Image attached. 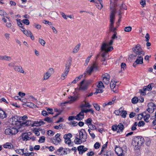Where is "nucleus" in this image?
<instances>
[{
	"instance_id": "obj_1",
	"label": "nucleus",
	"mask_w": 156,
	"mask_h": 156,
	"mask_svg": "<svg viewBox=\"0 0 156 156\" xmlns=\"http://www.w3.org/2000/svg\"><path fill=\"white\" fill-rule=\"evenodd\" d=\"M18 117L16 116L12 117L10 119V121L11 124L15 126L18 128H21L22 127L28 126L31 124V122L30 120H27L26 122H23L19 120Z\"/></svg>"
},
{
	"instance_id": "obj_2",
	"label": "nucleus",
	"mask_w": 156,
	"mask_h": 156,
	"mask_svg": "<svg viewBox=\"0 0 156 156\" xmlns=\"http://www.w3.org/2000/svg\"><path fill=\"white\" fill-rule=\"evenodd\" d=\"M116 10L115 8H113L111 12V13L110 16V30L111 31L114 32V34L112 37V39L111 40H113L114 41V39L117 38L116 36V32L115 31L116 28L114 27V24L115 21V13Z\"/></svg>"
},
{
	"instance_id": "obj_3",
	"label": "nucleus",
	"mask_w": 156,
	"mask_h": 156,
	"mask_svg": "<svg viewBox=\"0 0 156 156\" xmlns=\"http://www.w3.org/2000/svg\"><path fill=\"white\" fill-rule=\"evenodd\" d=\"M113 43V40H110V42L108 43L103 42L101 47V52L103 51L109 52L112 51L113 49V47L111 45Z\"/></svg>"
},
{
	"instance_id": "obj_4",
	"label": "nucleus",
	"mask_w": 156,
	"mask_h": 156,
	"mask_svg": "<svg viewBox=\"0 0 156 156\" xmlns=\"http://www.w3.org/2000/svg\"><path fill=\"white\" fill-rule=\"evenodd\" d=\"M132 50L135 55H131L132 57L144 56L145 55L144 52L143 51L140 46L139 44L136 45L135 47L133 48Z\"/></svg>"
},
{
	"instance_id": "obj_5",
	"label": "nucleus",
	"mask_w": 156,
	"mask_h": 156,
	"mask_svg": "<svg viewBox=\"0 0 156 156\" xmlns=\"http://www.w3.org/2000/svg\"><path fill=\"white\" fill-rule=\"evenodd\" d=\"M144 142V139L140 136H138L134 137L132 141V144L135 147L140 146L143 144Z\"/></svg>"
},
{
	"instance_id": "obj_6",
	"label": "nucleus",
	"mask_w": 156,
	"mask_h": 156,
	"mask_svg": "<svg viewBox=\"0 0 156 156\" xmlns=\"http://www.w3.org/2000/svg\"><path fill=\"white\" fill-rule=\"evenodd\" d=\"M20 128L17 129L14 127L7 128L5 130V133L7 135L12 136L16 134L19 131L22 132V130H20Z\"/></svg>"
},
{
	"instance_id": "obj_7",
	"label": "nucleus",
	"mask_w": 156,
	"mask_h": 156,
	"mask_svg": "<svg viewBox=\"0 0 156 156\" xmlns=\"http://www.w3.org/2000/svg\"><path fill=\"white\" fill-rule=\"evenodd\" d=\"M97 64L96 63H93L91 66H89L87 67L86 71L84 74H87L89 75H91L94 70H97Z\"/></svg>"
},
{
	"instance_id": "obj_8",
	"label": "nucleus",
	"mask_w": 156,
	"mask_h": 156,
	"mask_svg": "<svg viewBox=\"0 0 156 156\" xmlns=\"http://www.w3.org/2000/svg\"><path fill=\"white\" fill-rule=\"evenodd\" d=\"M54 72V69L53 68H50L48 71L44 74L43 80H45L49 79Z\"/></svg>"
},
{
	"instance_id": "obj_9",
	"label": "nucleus",
	"mask_w": 156,
	"mask_h": 156,
	"mask_svg": "<svg viewBox=\"0 0 156 156\" xmlns=\"http://www.w3.org/2000/svg\"><path fill=\"white\" fill-rule=\"evenodd\" d=\"M79 86V90L82 91H84L87 89L88 84L85 80H83L80 83Z\"/></svg>"
},
{
	"instance_id": "obj_10",
	"label": "nucleus",
	"mask_w": 156,
	"mask_h": 156,
	"mask_svg": "<svg viewBox=\"0 0 156 156\" xmlns=\"http://www.w3.org/2000/svg\"><path fill=\"white\" fill-rule=\"evenodd\" d=\"M80 138L83 142H84L86 141L87 138V135L84 129H82L79 132Z\"/></svg>"
},
{
	"instance_id": "obj_11",
	"label": "nucleus",
	"mask_w": 156,
	"mask_h": 156,
	"mask_svg": "<svg viewBox=\"0 0 156 156\" xmlns=\"http://www.w3.org/2000/svg\"><path fill=\"white\" fill-rule=\"evenodd\" d=\"M102 80L104 83L106 85H108L109 83L110 76L108 74H105L102 76Z\"/></svg>"
},
{
	"instance_id": "obj_12",
	"label": "nucleus",
	"mask_w": 156,
	"mask_h": 156,
	"mask_svg": "<svg viewBox=\"0 0 156 156\" xmlns=\"http://www.w3.org/2000/svg\"><path fill=\"white\" fill-rule=\"evenodd\" d=\"M115 151L118 156H124L126 153V151H123L121 148L119 147H116Z\"/></svg>"
},
{
	"instance_id": "obj_13",
	"label": "nucleus",
	"mask_w": 156,
	"mask_h": 156,
	"mask_svg": "<svg viewBox=\"0 0 156 156\" xmlns=\"http://www.w3.org/2000/svg\"><path fill=\"white\" fill-rule=\"evenodd\" d=\"M72 136V135L70 133L65 134L64 136V138L65 139V142L66 144L69 145L71 143L70 138Z\"/></svg>"
},
{
	"instance_id": "obj_14",
	"label": "nucleus",
	"mask_w": 156,
	"mask_h": 156,
	"mask_svg": "<svg viewBox=\"0 0 156 156\" xmlns=\"http://www.w3.org/2000/svg\"><path fill=\"white\" fill-rule=\"evenodd\" d=\"M71 65V63L69 62L66 64V68L64 70V72L63 73L65 74V76H67L69 71V69Z\"/></svg>"
},
{
	"instance_id": "obj_15",
	"label": "nucleus",
	"mask_w": 156,
	"mask_h": 156,
	"mask_svg": "<svg viewBox=\"0 0 156 156\" xmlns=\"http://www.w3.org/2000/svg\"><path fill=\"white\" fill-rule=\"evenodd\" d=\"M140 115L144 118V120L146 122H148V119L150 117L149 114L146 113V112H144L141 114L138 115V117Z\"/></svg>"
},
{
	"instance_id": "obj_16",
	"label": "nucleus",
	"mask_w": 156,
	"mask_h": 156,
	"mask_svg": "<svg viewBox=\"0 0 156 156\" xmlns=\"http://www.w3.org/2000/svg\"><path fill=\"white\" fill-rule=\"evenodd\" d=\"M13 68L17 72H20L23 74L25 73L22 67L20 66H14L13 67Z\"/></svg>"
},
{
	"instance_id": "obj_17",
	"label": "nucleus",
	"mask_w": 156,
	"mask_h": 156,
	"mask_svg": "<svg viewBox=\"0 0 156 156\" xmlns=\"http://www.w3.org/2000/svg\"><path fill=\"white\" fill-rule=\"evenodd\" d=\"M143 56H136L137 58L135 61V63L138 64H142L143 63Z\"/></svg>"
},
{
	"instance_id": "obj_18",
	"label": "nucleus",
	"mask_w": 156,
	"mask_h": 156,
	"mask_svg": "<svg viewBox=\"0 0 156 156\" xmlns=\"http://www.w3.org/2000/svg\"><path fill=\"white\" fill-rule=\"evenodd\" d=\"M84 117V114L83 113V112H80L79 114L75 116V119L78 120H81L83 119Z\"/></svg>"
},
{
	"instance_id": "obj_19",
	"label": "nucleus",
	"mask_w": 156,
	"mask_h": 156,
	"mask_svg": "<svg viewBox=\"0 0 156 156\" xmlns=\"http://www.w3.org/2000/svg\"><path fill=\"white\" fill-rule=\"evenodd\" d=\"M115 100L116 97H114V98H112V99L111 101H110L108 102L104 103L103 104V107H105V106L107 105H110L113 104L115 103Z\"/></svg>"
},
{
	"instance_id": "obj_20",
	"label": "nucleus",
	"mask_w": 156,
	"mask_h": 156,
	"mask_svg": "<svg viewBox=\"0 0 156 156\" xmlns=\"http://www.w3.org/2000/svg\"><path fill=\"white\" fill-rule=\"evenodd\" d=\"M111 88L113 89V91L115 93H117L118 92V91L116 89L115 90V82H113L112 80L110 83Z\"/></svg>"
},
{
	"instance_id": "obj_21",
	"label": "nucleus",
	"mask_w": 156,
	"mask_h": 156,
	"mask_svg": "<svg viewBox=\"0 0 156 156\" xmlns=\"http://www.w3.org/2000/svg\"><path fill=\"white\" fill-rule=\"evenodd\" d=\"M7 115L1 109L0 110V118L4 119L6 118Z\"/></svg>"
},
{
	"instance_id": "obj_22",
	"label": "nucleus",
	"mask_w": 156,
	"mask_h": 156,
	"mask_svg": "<svg viewBox=\"0 0 156 156\" xmlns=\"http://www.w3.org/2000/svg\"><path fill=\"white\" fill-rule=\"evenodd\" d=\"M7 115L1 109L0 110V118L4 119L6 118Z\"/></svg>"
},
{
	"instance_id": "obj_23",
	"label": "nucleus",
	"mask_w": 156,
	"mask_h": 156,
	"mask_svg": "<svg viewBox=\"0 0 156 156\" xmlns=\"http://www.w3.org/2000/svg\"><path fill=\"white\" fill-rule=\"evenodd\" d=\"M83 75H80L76 77L74 80L71 82V83H70V84H75L81 79V78L83 77Z\"/></svg>"
},
{
	"instance_id": "obj_24",
	"label": "nucleus",
	"mask_w": 156,
	"mask_h": 156,
	"mask_svg": "<svg viewBox=\"0 0 156 156\" xmlns=\"http://www.w3.org/2000/svg\"><path fill=\"white\" fill-rule=\"evenodd\" d=\"M80 46V44H79L76 45L73 49L72 53L75 54L77 53L79 50Z\"/></svg>"
},
{
	"instance_id": "obj_25",
	"label": "nucleus",
	"mask_w": 156,
	"mask_h": 156,
	"mask_svg": "<svg viewBox=\"0 0 156 156\" xmlns=\"http://www.w3.org/2000/svg\"><path fill=\"white\" fill-rule=\"evenodd\" d=\"M91 106V105L88 102H87L86 101H84V102L82 104L81 107L82 108H83L84 107H88L90 108Z\"/></svg>"
},
{
	"instance_id": "obj_26",
	"label": "nucleus",
	"mask_w": 156,
	"mask_h": 156,
	"mask_svg": "<svg viewBox=\"0 0 156 156\" xmlns=\"http://www.w3.org/2000/svg\"><path fill=\"white\" fill-rule=\"evenodd\" d=\"M11 59V57L6 55L0 56V60H5L7 61H9Z\"/></svg>"
},
{
	"instance_id": "obj_27",
	"label": "nucleus",
	"mask_w": 156,
	"mask_h": 156,
	"mask_svg": "<svg viewBox=\"0 0 156 156\" xmlns=\"http://www.w3.org/2000/svg\"><path fill=\"white\" fill-rule=\"evenodd\" d=\"M61 141V139L60 138H54L52 140L53 142L55 144L57 145Z\"/></svg>"
},
{
	"instance_id": "obj_28",
	"label": "nucleus",
	"mask_w": 156,
	"mask_h": 156,
	"mask_svg": "<svg viewBox=\"0 0 156 156\" xmlns=\"http://www.w3.org/2000/svg\"><path fill=\"white\" fill-rule=\"evenodd\" d=\"M3 147L5 148L12 149L13 148V145L9 143H6L3 145Z\"/></svg>"
},
{
	"instance_id": "obj_29",
	"label": "nucleus",
	"mask_w": 156,
	"mask_h": 156,
	"mask_svg": "<svg viewBox=\"0 0 156 156\" xmlns=\"http://www.w3.org/2000/svg\"><path fill=\"white\" fill-rule=\"evenodd\" d=\"M74 142L75 144H81L82 142H83V141L81 140V139L80 138H79L76 137V138Z\"/></svg>"
},
{
	"instance_id": "obj_30",
	"label": "nucleus",
	"mask_w": 156,
	"mask_h": 156,
	"mask_svg": "<svg viewBox=\"0 0 156 156\" xmlns=\"http://www.w3.org/2000/svg\"><path fill=\"white\" fill-rule=\"evenodd\" d=\"M97 87L100 88H104V86L103 85V83L100 81L98 82V83L97 86Z\"/></svg>"
},
{
	"instance_id": "obj_31",
	"label": "nucleus",
	"mask_w": 156,
	"mask_h": 156,
	"mask_svg": "<svg viewBox=\"0 0 156 156\" xmlns=\"http://www.w3.org/2000/svg\"><path fill=\"white\" fill-rule=\"evenodd\" d=\"M102 89L103 88H98L97 87L96 89V91L94 93V94H97L98 93L103 92L104 90Z\"/></svg>"
},
{
	"instance_id": "obj_32",
	"label": "nucleus",
	"mask_w": 156,
	"mask_h": 156,
	"mask_svg": "<svg viewBox=\"0 0 156 156\" xmlns=\"http://www.w3.org/2000/svg\"><path fill=\"white\" fill-rule=\"evenodd\" d=\"M117 126L119 129L120 130L121 132H122L124 129L123 125L122 123H120Z\"/></svg>"
},
{
	"instance_id": "obj_33",
	"label": "nucleus",
	"mask_w": 156,
	"mask_h": 156,
	"mask_svg": "<svg viewBox=\"0 0 156 156\" xmlns=\"http://www.w3.org/2000/svg\"><path fill=\"white\" fill-rule=\"evenodd\" d=\"M138 101V98L136 97H135L132 99L131 101L133 104H135L137 103Z\"/></svg>"
},
{
	"instance_id": "obj_34",
	"label": "nucleus",
	"mask_w": 156,
	"mask_h": 156,
	"mask_svg": "<svg viewBox=\"0 0 156 156\" xmlns=\"http://www.w3.org/2000/svg\"><path fill=\"white\" fill-rule=\"evenodd\" d=\"M132 28L130 26L125 27L124 28V30L126 32H130L131 31Z\"/></svg>"
},
{
	"instance_id": "obj_35",
	"label": "nucleus",
	"mask_w": 156,
	"mask_h": 156,
	"mask_svg": "<svg viewBox=\"0 0 156 156\" xmlns=\"http://www.w3.org/2000/svg\"><path fill=\"white\" fill-rule=\"evenodd\" d=\"M19 120L21 121V120L24 121L23 122H26V121H25V120L27 119V117L26 115H24L23 116H20L18 117ZM27 120H26L27 121Z\"/></svg>"
},
{
	"instance_id": "obj_36",
	"label": "nucleus",
	"mask_w": 156,
	"mask_h": 156,
	"mask_svg": "<svg viewBox=\"0 0 156 156\" xmlns=\"http://www.w3.org/2000/svg\"><path fill=\"white\" fill-rule=\"evenodd\" d=\"M28 136L27 133H24L22 135V138L23 140L27 141V139Z\"/></svg>"
},
{
	"instance_id": "obj_37",
	"label": "nucleus",
	"mask_w": 156,
	"mask_h": 156,
	"mask_svg": "<svg viewBox=\"0 0 156 156\" xmlns=\"http://www.w3.org/2000/svg\"><path fill=\"white\" fill-rule=\"evenodd\" d=\"M39 42L42 46H44L46 42L43 39L39 38Z\"/></svg>"
},
{
	"instance_id": "obj_38",
	"label": "nucleus",
	"mask_w": 156,
	"mask_h": 156,
	"mask_svg": "<svg viewBox=\"0 0 156 156\" xmlns=\"http://www.w3.org/2000/svg\"><path fill=\"white\" fill-rule=\"evenodd\" d=\"M88 127L90 128L89 129L92 130H96L97 128L96 126L92 124L88 125Z\"/></svg>"
},
{
	"instance_id": "obj_39",
	"label": "nucleus",
	"mask_w": 156,
	"mask_h": 156,
	"mask_svg": "<svg viewBox=\"0 0 156 156\" xmlns=\"http://www.w3.org/2000/svg\"><path fill=\"white\" fill-rule=\"evenodd\" d=\"M88 132H89L90 135L92 137L93 139H94L95 137V135L94 133L92 132V131H91L90 129H88Z\"/></svg>"
},
{
	"instance_id": "obj_40",
	"label": "nucleus",
	"mask_w": 156,
	"mask_h": 156,
	"mask_svg": "<svg viewBox=\"0 0 156 156\" xmlns=\"http://www.w3.org/2000/svg\"><path fill=\"white\" fill-rule=\"evenodd\" d=\"M127 114V113L126 111H122L121 113L120 114V115L123 118H125L126 116V115Z\"/></svg>"
},
{
	"instance_id": "obj_41",
	"label": "nucleus",
	"mask_w": 156,
	"mask_h": 156,
	"mask_svg": "<svg viewBox=\"0 0 156 156\" xmlns=\"http://www.w3.org/2000/svg\"><path fill=\"white\" fill-rule=\"evenodd\" d=\"M95 3L96 4V6L100 10H101L102 8L103 7L102 2H101V4L100 2L99 5L97 3Z\"/></svg>"
},
{
	"instance_id": "obj_42",
	"label": "nucleus",
	"mask_w": 156,
	"mask_h": 156,
	"mask_svg": "<svg viewBox=\"0 0 156 156\" xmlns=\"http://www.w3.org/2000/svg\"><path fill=\"white\" fill-rule=\"evenodd\" d=\"M91 56H92V55H91L90 56H88L87 57V58L85 62L84 63V65L85 66H86L88 65V63H89V61H90V58Z\"/></svg>"
},
{
	"instance_id": "obj_43",
	"label": "nucleus",
	"mask_w": 156,
	"mask_h": 156,
	"mask_svg": "<svg viewBox=\"0 0 156 156\" xmlns=\"http://www.w3.org/2000/svg\"><path fill=\"white\" fill-rule=\"evenodd\" d=\"M44 120L49 123L52 122H53L52 119L48 117H46L44 119Z\"/></svg>"
},
{
	"instance_id": "obj_44",
	"label": "nucleus",
	"mask_w": 156,
	"mask_h": 156,
	"mask_svg": "<svg viewBox=\"0 0 156 156\" xmlns=\"http://www.w3.org/2000/svg\"><path fill=\"white\" fill-rule=\"evenodd\" d=\"M45 140V137L44 136H42L40 137V139L39 140V142L40 143H44Z\"/></svg>"
},
{
	"instance_id": "obj_45",
	"label": "nucleus",
	"mask_w": 156,
	"mask_h": 156,
	"mask_svg": "<svg viewBox=\"0 0 156 156\" xmlns=\"http://www.w3.org/2000/svg\"><path fill=\"white\" fill-rule=\"evenodd\" d=\"M154 84L153 83H151L148 85L147 86H146L147 87L148 91H150L152 89V87L153 86Z\"/></svg>"
},
{
	"instance_id": "obj_46",
	"label": "nucleus",
	"mask_w": 156,
	"mask_h": 156,
	"mask_svg": "<svg viewBox=\"0 0 156 156\" xmlns=\"http://www.w3.org/2000/svg\"><path fill=\"white\" fill-rule=\"evenodd\" d=\"M93 106L97 111H99L100 110V107L97 104L95 103L93 104Z\"/></svg>"
},
{
	"instance_id": "obj_47",
	"label": "nucleus",
	"mask_w": 156,
	"mask_h": 156,
	"mask_svg": "<svg viewBox=\"0 0 156 156\" xmlns=\"http://www.w3.org/2000/svg\"><path fill=\"white\" fill-rule=\"evenodd\" d=\"M31 34L32 33L30 31L26 30L24 34H25L27 36L29 37Z\"/></svg>"
},
{
	"instance_id": "obj_48",
	"label": "nucleus",
	"mask_w": 156,
	"mask_h": 156,
	"mask_svg": "<svg viewBox=\"0 0 156 156\" xmlns=\"http://www.w3.org/2000/svg\"><path fill=\"white\" fill-rule=\"evenodd\" d=\"M122 69H123L124 70L126 68V64L124 63H122L121 65Z\"/></svg>"
},
{
	"instance_id": "obj_49",
	"label": "nucleus",
	"mask_w": 156,
	"mask_h": 156,
	"mask_svg": "<svg viewBox=\"0 0 156 156\" xmlns=\"http://www.w3.org/2000/svg\"><path fill=\"white\" fill-rule=\"evenodd\" d=\"M147 111L150 113H152L154 111V108L148 107L147 109Z\"/></svg>"
},
{
	"instance_id": "obj_50",
	"label": "nucleus",
	"mask_w": 156,
	"mask_h": 156,
	"mask_svg": "<svg viewBox=\"0 0 156 156\" xmlns=\"http://www.w3.org/2000/svg\"><path fill=\"white\" fill-rule=\"evenodd\" d=\"M22 22L24 24L28 25L30 23L29 21L27 19H24L22 20Z\"/></svg>"
},
{
	"instance_id": "obj_51",
	"label": "nucleus",
	"mask_w": 156,
	"mask_h": 156,
	"mask_svg": "<svg viewBox=\"0 0 156 156\" xmlns=\"http://www.w3.org/2000/svg\"><path fill=\"white\" fill-rule=\"evenodd\" d=\"M69 98L70 99V101L73 102L77 99V97H73L72 96H70V97H69Z\"/></svg>"
},
{
	"instance_id": "obj_52",
	"label": "nucleus",
	"mask_w": 156,
	"mask_h": 156,
	"mask_svg": "<svg viewBox=\"0 0 156 156\" xmlns=\"http://www.w3.org/2000/svg\"><path fill=\"white\" fill-rule=\"evenodd\" d=\"M4 36L6 39L9 40L10 38V34L8 33H6L4 34Z\"/></svg>"
},
{
	"instance_id": "obj_53",
	"label": "nucleus",
	"mask_w": 156,
	"mask_h": 156,
	"mask_svg": "<svg viewBox=\"0 0 156 156\" xmlns=\"http://www.w3.org/2000/svg\"><path fill=\"white\" fill-rule=\"evenodd\" d=\"M101 52H102V53L101 54L102 57L103 58H105V56L107 54V53L108 52L106 51H102Z\"/></svg>"
},
{
	"instance_id": "obj_54",
	"label": "nucleus",
	"mask_w": 156,
	"mask_h": 156,
	"mask_svg": "<svg viewBox=\"0 0 156 156\" xmlns=\"http://www.w3.org/2000/svg\"><path fill=\"white\" fill-rule=\"evenodd\" d=\"M85 122L87 124H89V125L91 124L92 122L91 119L90 118H89L87 120H85Z\"/></svg>"
},
{
	"instance_id": "obj_55",
	"label": "nucleus",
	"mask_w": 156,
	"mask_h": 156,
	"mask_svg": "<svg viewBox=\"0 0 156 156\" xmlns=\"http://www.w3.org/2000/svg\"><path fill=\"white\" fill-rule=\"evenodd\" d=\"M146 0H141L140 2V4L143 7H144L146 5Z\"/></svg>"
},
{
	"instance_id": "obj_56",
	"label": "nucleus",
	"mask_w": 156,
	"mask_h": 156,
	"mask_svg": "<svg viewBox=\"0 0 156 156\" xmlns=\"http://www.w3.org/2000/svg\"><path fill=\"white\" fill-rule=\"evenodd\" d=\"M100 146V144L98 142H96L95 143L94 145V147L95 149L98 148Z\"/></svg>"
},
{
	"instance_id": "obj_57",
	"label": "nucleus",
	"mask_w": 156,
	"mask_h": 156,
	"mask_svg": "<svg viewBox=\"0 0 156 156\" xmlns=\"http://www.w3.org/2000/svg\"><path fill=\"white\" fill-rule=\"evenodd\" d=\"M24 155L25 156H32L34 155V153L33 152H31V153H25V154H24Z\"/></svg>"
},
{
	"instance_id": "obj_58",
	"label": "nucleus",
	"mask_w": 156,
	"mask_h": 156,
	"mask_svg": "<svg viewBox=\"0 0 156 156\" xmlns=\"http://www.w3.org/2000/svg\"><path fill=\"white\" fill-rule=\"evenodd\" d=\"M6 14V12H5L4 11L0 9V15L1 16H4Z\"/></svg>"
},
{
	"instance_id": "obj_59",
	"label": "nucleus",
	"mask_w": 156,
	"mask_h": 156,
	"mask_svg": "<svg viewBox=\"0 0 156 156\" xmlns=\"http://www.w3.org/2000/svg\"><path fill=\"white\" fill-rule=\"evenodd\" d=\"M144 124V122L143 121H140L138 123V126L139 127L143 126Z\"/></svg>"
},
{
	"instance_id": "obj_60",
	"label": "nucleus",
	"mask_w": 156,
	"mask_h": 156,
	"mask_svg": "<svg viewBox=\"0 0 156 156\" xmlns=\"http://www.w3.org/2000/svg\"><path fill=\"white\" fill-rule=\"evenodd\" d=\"M49 136H52L54 134V132L51 130L48 131L47 132Z\"/></svg>"
},
{
	"instance_id": "obj_61",
	"label": "nucleus",
	"mask_w": 156,
	"mask_h": 156,
	"mask_svg": "<svg viewBox=\"0 0 156 156\" xmlns=\"http://www.w3.org/2000/svg\"><path fill=\"white\" fill-rule=\"evenodd\" d=\"M34 26L36 28L38 29H41V26L40 25L35 24H34Z\"/></svg>"
},
{
	"instance_id": "obj_62",
	"label": "nucleus",
	"mask_w": 156,
	"mask_h": 156,
	"mask_svg": "<svg viewBox=\"0 0 156 156\" xmlns=\"http://www.w3.org/2000/svg\"><path fill=\"white\" fill-rule=\"evenodd\" d=\"M41 114L42 115L44 116H46L48 115L47 112L45 110H43L41 112Z\"/></svg>"
},
{
	"instance_id": "obj_63",
	"label": "nucleus",
	"mask_w": 156,
	"mask_h": 156,
	"mask_svg": "<svg viewBox=\"0 0 156 156\" xmlns=\"http://www.w3.org/2000/svg\"><path fill=\"white\" fill-rule=\"evenodd\" d=\"M51 27L53 30V33L55 34H57L58 33V31L55 28L53 27Z\"/></svg>"
},
{
	"instance_id": "obj_64",
	"label": "nucleus",
	"mask_w": 156,
	"mask_h": 156,
	"mask_svg": "<svg viewBox=\"0 0 156 156\" xmlns=\"http://www.w3.org/2000/svg\"><path fill=\"white\" fill-rule=\"evenodd\" d=\"M148 107L154 108L153 107L155 105L153 103H150L148 104Z\"/></svg>"
}]
</instances>
